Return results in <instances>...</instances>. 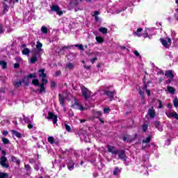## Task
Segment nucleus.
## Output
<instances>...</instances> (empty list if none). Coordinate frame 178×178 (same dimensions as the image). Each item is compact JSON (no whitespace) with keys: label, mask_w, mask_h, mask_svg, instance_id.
<instances>
[{"label":"nucleus","mask_w":178,"mask_h":178,"mask_svg":"<svg viewBox=\"0 0 178 178\" xmlns=\"http://www.w3.org/2000/svg\"><path fill=\"white\" fill-rule=\"evenodd\" d=\"M47 119H51L53 120L54 124H55L58 122V115L54 114L52 112H49Z\"/></svg>","instance_id":"nucleus-9"},{"label":"nucleus","mask_w":178,"mask_h":178,"mask_svg":"<svg viewBox=\"0 0 178 178\" xmlns=\"http://www.w3.org/2000/svg\"><path fill=\"white\" fill-rule=\"evenodd\" d=\"M165 76L166 77H169L170 79L167 81V83H171L172 80L173 79V77H175V74H173V72L170 70H168L165 72Z\"/></svg>","instance_id":"nucleus-11"},{"label":"nucleus","mask_w":178,"mask_h":178,"mask_svg":"<svg viewBox=\"0 0 178 178\" xmlns=\"http://www.w3.org/2000/svg\"><path fill=\"white\" fill-rule=\"evenodd\" d=\"M0 65L1 66L2 69H6V66H8V63L5 60H1Z\"/></svg>","instance_id":"nucleus-28"},{"label":"nucleus","mask_w":178,"mask_h":178,"mask_svg":"<svg viewBox=\"0 0 178 178\" xmlns=\"http://www.w3.org/2000/svg\"><path fill=\"white\" fill-rule=\"evenodd\" d=\"M111 112V108L106 107L104 108V113H109Z\"/></svg>","instance_id":"nucleus-42"},{"label":"nucleus","mask_w":178,"mask_h":178,"mask_svg":"<svg viewBox=\"0 0 178 178\" xmlns=\"http://www.w3.org/2000/svg\"><path fill=\"white\" fill-rule=\"evenodd\" d=\"M105 95H107L109 98H112L113 97V93L112 92H105Z\"/></svg>","instance_id":"nucleus-35"},{"label":"nucleus","mask_w":178,"mask_h":178,"mask_svg":"<svg viewBox=\"0 0 178 178\" xmlns=\"http://www.w3.org/2000/svg\"><path fill=\"white\" fill-rule=\"evenodd\" d=\"M154 124H155V127H156V129H159V130L160 131H162V129H159V126H161V122H156L154 123Z\"/></svg>","instance_id":"nucleus-37"},{"label":"nucleus","mask_w":178,"mask_h":178,"mask_svg":"<svg viewBox=\"0 0 178 178\" xmlns=\"http://www.w3.org/2000/svg\"><path fill=\"white\" fill-rule=\"evenodd\" d=\"M97 116H101V115H102V113H101L100 111H97L96 112Z\"/></svg>","instance_id":"nucleus-63"},{"label":"nucleus","mask_w":178,"mask_h":178,"mask_svg":"<svg viewBox=\"0 0 178 178\" xmlns=\"http://www.w3.org/2000/svg\"><path fill=\"white\" fill-rule=\"evenodd\" d=\"M73 67H74V65H73V63H69L67 64V69L72 70Z\"/></svg>","instance_id":"nucleus-36"},{"label":"nucleus","mask_w":178,"mask_h":178,"mask_svg":"<svg viewBox=\"0 0 178 178\" xmlns=\"http://www.w3.org/2000/svg\"><path fill=\"white\" fill-rule=\"evenodd\" d=\"M99 33H102V34H107L108 33V29L105 27H101L99 29Z\"/></svg>","instance_id":"nucleus-23"},{"label":"nucleus","mask_w":178,"mask_h":178,"mask_svg":"<svg viewBox=\"0 0 178 178\" xmlns=\"http://www.w3.org/2000/svg\"><path fill=\"white\" fill-rule=\"evenodd\" d=\"M95 40L98 44H102L105 42V39L102 36L96 35Z\"/></svg>","instance_id":"nucleus-14"},{"label":"nucleus","mask_w":178,"mask_h":178,"mask_svg":"<svg viewBox=\"0 0 178 178\" xmlns=\"http://www.w3.org/2000/svg\"><path fill=\"white\" fill-rule=\"evenodd\" d=\"M8 177V174L7 173H0V178H6Z\"/></svg>","instance_id":"nucleus-41"},{"label":"nucleus","mask_w":178,"mask_h":178,"mask_svg":"<svg viewBox=\"0 0 178 178\" xmlns=\"http://www.w3.org/2000/svg\"><path fill=\"white\" fill-rule=\"evenodd\" d=\"M75 47H76L77 48L81 50L84 49V47L82 44H76Z\"/></svg>","instance_id":"nucleus-47"},{"label":"nucleus","mask_w":178,"mask_h":178,"mask_svg":"<svg viewBox=\"0 0 178 178\" xmlns=\"http://www.w3.org/2000/svg\"><path fill=\"white\" fill-rule=\"evenodd\" d=\"M165 115L167 117L169 118V119H172V118H174V119L178 120V114L177 113H176V111H166Z\"/></svg>","instance_id":"nucleus-6"},{"label":"nucleus","mask_w":178,"mask_h":178,"mask_svg":"<svg viewBox=\"0 0 178 178\" xmlns=\"http://www.w3.org/2000/svg\"><path fill=\"white\" fill-rule=\"evenodd\" d=\"M39 77L42 79V84L39 86L40 89L39 90V94H45V86L44 84L48 83V79H47V74H45V70L41 69L39 70Z\"/></svg>","instance_id":"nucleus-1"},{"label":"nucleus","mask_w":178,"mask_h":178,"mask_svg":"<svg viewBox=\"0 0 178 178\" xmlns=\"http://www.w3.org/2000/svg\"><path fill=\"white\" fill-rule=\"evenodd\" d=\"M11 133H12V134H13V136H15V137H17L18 138H20V137H22V134H20V133H19L15 130H12Z\"/></svg>","instance_id":"nucleus-25"},{"label":"nucleus","mask_w":178,"mask_h":178,"mask_svg":"<svg viewBox=\"0 0 178 178\" xmlns=\"http://www.w3.org/2000/svg\"><path fill=\"white\" fill-rule=\"evenodd\" d=\"M158 102L159 109H162V108H163V104H162V102L161 100H158Z\"/></svg>","instance_id":"nucleus-45"},{"label":"nucleus","mask_w":178,"mask_h":178,"mask_svg":"<svg viewBox=\"0 0 178 178\" xmlns=\"http://www.w3.org/2000/svg\"><path fill=\"white\" fill-rule=\"evenodd\" d=\"M35 78H37L36 73L29 74L27 76L24 78V79L22 80V83H24L25 86H29V84L30 83V81H31V79H35Z\"/></svg>","instance_id":"nucleus-2"},{"label":"nucleus","mask_w":178,"mask_h":178,"mask_svg":"<svg viewBox=\"0 0 178 178\" xmlns=\"http://www.w3.org/2000/svg\"><path fill=\"white\" fill-rule=\"evenodd\" d=\"M148 129V124H145L143 125V131H147V129Z\"/></svg>","instance_id":"nucleus-44"},{"label":"nucleus","mask_w":178,"mask_h":178,"mask_svg":"<svg viewBox=\"0 0 178 178\" xmlns=\"http://www.w3.org/2000/svg\"><path fill=\"white\" fill-rule=\"evenodd\" d=\"M123 141H129V136H125L123 138Z\"/></svg>","instance_id":"nucleus-56"},{"label":"nucleus","mask_w":178,"mask_h":178,"mask_svg":"<svg viewBox=\"0 0 178 178\" xmlns=\"http://www.w3.org/2000/svg\"><path fill=\"white\" fill-rule=\"evenodd\" d=\"M149 31H151V29H149L148 28L145 29V33L143 35L144 38H151L149 37V35H148V33H149Z\"/></svg>","instance_id":"nucleus-26"},{"label":"nucleus","mask_w":178,"mask_h":178,"mask_svg":"<svg viewBox=\"0 0 178 178\" xmlns=\"http://www.w3.org/2000/svg\"><path fill=\"white\" fill-rule=\"evenodd\" d=\"M160 41L162 45L165 47V48H169V47H170V44H172V40L170 39V38H167L165 39L161 38Z\"/></svg>","instance_id":"nucleus-4"},{"label":"nucleus","mask_w":178,"mask_h":178,"mask_svg":"<svg viewBox=\"0 0 178 178\" xmlns=\"http://www.w3.org/2000/svg\"><path fill=\"white\" fill-rule=\"evenodd\" d=\"M177 14L175 15V17L177 20H178V9L176 10Z\"/></svg>","instance_id":"nucleus-61"},{"label":"nucleus","mask_w":178,"mask_h":178,"mask_svg":"<svg viewBox=\"0 0 178 178\" xmlns=\"http://www.w3.org/2000/svg\"><path fill=\"white\" fill-rule=\"evenodd\" d=\"M3 33V30L2 29V25L0 24V34H2Z\"/></svg>","instance_id":"nucleus-59"},{"label":"nucleus","mask_w":178,"mask_h":178,"mask_svg":"<svg viewBox=\"0 0 178 178\" xmlns=\"http://www.w3.org/2000/svg\"><path fill=\"white\" fill-rule=\"evenodd\" d=\"M81 2H83V0H71V5L77 6L79 3H81Z\"/></svg>","instance_id":"nucleus-24"},{"label":"nucleus","mask_w":178,"mask_h":178,"mask_svg":"<svg viewBox=\"0 0 178 178\" xmlns=\"http://www.w3.org/2000/svg\"><path fill=\"white\" fill-rule=\"evenodd\" d=\"M20 65H19V63H15L14 64V67L15 69H17V67H19Z\"/></svg>","instance_id":"nucleus-49"},{"label":"nucleus","mask_w":178,"mask_h":178,"mask_svg":"<svg viewBox=\"0 0 178 178\" xmlns=\"http://www.w3.org/2000/svg\"><path fill=\"white\" fill-rule=\"evenodd\" d=\"M25 168L26 169V170H30V165H25Z\"/></svg>","instance_id":"nucleus-58"},{"label":"nucleus","mask_w":178,"mask_h":178,"mask_svg":"<svg viewBox=\"0 0 178 178\" xmlns=\"http://www.w3.org/2000/svg\"><path fill=\"white\" fill-rule=\"evenodd\" d=\"M118 155H119V158L120 159H122V161H126V154H124V151H121V152H118Z\"/></svg>","instance_id":"nucleus-16"},{"label":"nucleus","mask_w":178,"mask_h":178,"mask_svg":"<svg viewBox=\"0 0 178 178\" xmlns=\"http://www.w3.org/2000/svg\"><path fill=\"white\" fill-rule=\"evenodd\" d=\"M24 123H31V120L29 118L24 117Z\"/></svg>","instance_id":"nucleus-40"},{"label":"nucleus","mask_w":178,"mask_h":178,"mask_svg":"<svg viewBox=\"0 0 178 178\" xmlns=\"http://www.w3.org/2000/svg\"><path fill=\"white\" fill-rule=\"evenodd\" d=\"M167 106L169 108V109H172V105L171 103H168V104H167Z\"/></svg>","instance_id":"nucleus-55"},{"label":"nucleus","mask_w":178,"mask_h":178,"mask_svg":"<svg viewBox=\"0 0 178 178\" xmlns=\"http://www.w3.org/2000/svg\"><path fill=\"white\" fill-rule=\"evenodd\" d=\"M15 162H16V163L19 164V163H20V160L16 159Z\"/></svg>","instance_id":"nucleus-64"},{"label":"nucleus","mask_w":178,"mask_h":178,"mask_svg":"<svg viewBox=\"0 0 178 178\" xmlns=\"http://www.w3.org/2000/svg\"><path fill=\"white\" fill-rule=\"evenodd\" d=\"M82 90V95H83L84 98H88L91 96V92L87 89V88L83 86L81 88Z\"/></svg>","instance_id":"nucleus-8"},{"label":"nucleus","mask_w":178,"mask_h":178,"mask_svg":"<svg viewBox=\"0 0 178 178\" xmlns=\"http://www.w3.org/2000/svg\"><path fill=\"white\" fill-rule=\"evenodd\" d=\"M2 141L3 144H9V139L6 138H2Z\"/></svg>","instance_id":"nucleus-38"},{"label":"nucleus","mask_w":178,"mask_h":178,"mask_svg":"<svg viewBox=\"0 0 178 178\" xmlns=\"http://www.w3.org/2000/svg\"><path fill=\"white\" fill-rule=\"evenodd\" d=\"M3 136H8V131H3Z\"/></svg>","instance_id":"nucleus-62"},{"label":"nucleus","mask_w":178,"mask_h":178,"mask_svg":"<svg viewBox=\"0 0 178 178\" xmlns=\"http://www.w3.org/2000/svg\"><path fill=\"white\" fill-rule=\"evenodd\" d=\"M172 102L174 104L175 108H178V98L175 97V99L172 100Z\"/></svg>","instance_id":"nucleus-31"},{"label":"nucleus","mask_w":178,"mask_h":178,"mask_svg":"<svg viewBox=\"0 0 178 178\" xmlns=\"http://www.w3.org/2000/svg\"><path fill=\"white\" fill-rule=\"evenodd\" d=\"M32 84H33V86H40V82L38 81V79H33L32 80Z\"/></svg>","instance_id":"nucleus-32"},{"label":"nucleus","mask_w":178,"mask_h":178,"mask_svg":"<svg viewBox=\"0 0 178 178\" xmlns=\"http://www.w3.org/2000/svg\"><path fill=\"white\" fill-rule=\"evenodd\" d=\"M51 87H52V88L56 87V83L55 82L52 81L51 83Z\"/></svg>","instance_id":"nucleus-52"},{"label":"nucleus","mask_w":178,"mask_h":178,"mask_svg":"<svg viewBox=\"0 0 178 178\" xmlns=\"http://www.w3.org/2000/svg\"><path fill=\"white\" fill-rule=\"evenodd\" d=\"M62 74V72H60V71H57L56 72V76H60V74Z\"/></svg>","instance_id":"nucleus-54"},{"label":"nucleus","mask_w":178,"mask_h":178,"mask_svg":"<svg viewBox=\"0 0 178 178\" xmlns=\"http://www.w3.org/2000/svg\"><path fill=\"white\" fill-rule=\"evenodd\" d=\"M41 31L44 33V34H47V33H48V29L45 26H42Z\"/></svg>","instance_id":"nucleus-34"},{"label":"nucleus","mask_w":178,"mask_h":178,"mask_svg":"<svg viewBox=\"0 0 178 178\" xmlns=\"http://www.w3.org/2000/svg\"><path fill=\"white\" fill-rule=\"evenodd\" d=\"M149 84V82H148L147 85H145L144 88L145 90H146V92L148 95V97H149V95H151V92H149V90L147 89V87H148V85Z\"/></svg>","instance_id":"nucleus-33"},{"label":"nucleus","mask_w":178,"mask_h":178,"mask_svg":"<svg viewBox=\"0 0 178 178\" xmlns=\"http://www.w3.org/2000/svg\"><path fill=\"white\" fill-rule=\"evenodd\" d=\"M42 43L40 42H37L36 43V49L38 50V52H41L42 51Z\"/></svg>","instance_id":"nucleus-19"},{"label":"nucleus","mask_w":178,"mask_h":178,"mask_svg":"<svg viewBox=\"0 0 178 178\" xmlns=\"http://www.w3.org/2000/svg\"><path fill=\"white\" fill-rule=\"evenodd\" d=\"M8 162V159L5 156H2L0 159V164L2 166V168H5L6 169H8L9 168V165H8L6 163Z\"/></svg>","instance_id":"nucleus-10"},{"label":"nucleus","mask_w":178,"mask_h":178,"mask_svg":"<svg viewBox=\"0 0 178 178\" xmlns=\"http://www.w3.org/2000/svg\"><path fill=\"white\" fill-rule=\"evenodd\" d=\"M107 148L108 152H111V154H113V155H116L117 154H119V150L116 149V148H115V147L113 146L108 145Z\"/></svg>","instance_id":"nucleus-12"},{"label":"nucleus","mask_w":178,"mask_h":178,"mask_svg":"<svg viewBox=\"0 0 178 178\" xmlns=\"http://www.w3.org/2000/svg\"><path fill=\"white\" fill-rule=\"evenodd\" d=\"M167 90L168 91V92H170V94H175V92H176V90H175V88L172 87V86H168L167 87Z\"/></svg>","instance_id":"nucleus-22"},{"label":"nucleus","mask_w":178,"mask_h":178,"mask_svg":"<svg viewBox=\"0 0 178 178\" xmlns=\"http://www.w3.org/2000/svg\"><path fill=\"white\" fill-rule=\"evenodd\" d=\"M37 56L34 54L31 58V63H35L37 62Z\"/></svg>","instance_id":"nucleus-30"},{"label":"nucleus","mask_w":178,"mask_h":178,"mask_svg":"<svg viewBox=\"0 0 178 178\" xmlns=\"http://www.w3.org/2000/svg\"><path fill=\"white\" fill-rule=\"evenodd\" d=\"M97 57H95V58H93L91 60H90V62L92 63H94V62H95V60H97Z\"/></svg>","instance_id":"nucleus-50"},{"label":"nucleus","mask_w":178,"mask_h":178,"mask_svg":"<svg viewBox=\"0 0 178 178\" xmlns=\"http://www.w3.org/2000/svg\"><path fill=\"white\" fill-rule=\"evenodd\" d=\"M122 172V168H119V167H117L113 170V175L114 176H118L119 173Z\"/></svg>","instance_id":"nucleus-20"},{"label":"nucleus","mask_w":178,"mask_h":178,"mask_svg":"<svg viewBox=\"0 0 178 178\" xmlns=\"http://www.w3.org/2000/svg\"><path fill=\"white\" fill-rule=\"evenodd\" d=\"M22 55H30V50L29 48H24L22 49Z\"/></svg>","instance_id":"nucleus-27"},{"label":"nucleus","mask_w":178,"mask_h":178,"mask_svg":"<svg viewBox=\"0 0 178 178\" xmlns=\"http://www.w3.org/2000/svg\"><path fill=\"white\" fill-rule=\"evenodd\" d=\"M16 159H17V158L15 157V156H13V157L11 158V161H12L13 162H15Z\"/></svg>","instance_id":"nucleus-60"},{"label":"nucleus","mask_w":178,"mask_h":178,"mask_svg":"<svg viewBox=\"0 0 178 178\" xmlns=\"http://www.w3.org/2000/svg\"><path fill=\"white\" fill-rule=\"evenodd\" d=\"M33 126L34 125L31 122H30L28 124V129H33Z\"/></svg>","instance_id":"nucleus-48"},{"label":"nucleus","mask_w":178,"mask_h":178,"mask_svg":"<svg viewBox=\"0 0 178 178\" xmlns=\"http://www.w3.org/2000/svg\"><path fill=\"white\" fill-rule=\"evenodd\" d=\"M67 168L69 170H73V169H74V163H73L72 161H70L67 163Z\"/></svg>","instance_id":"nucleus-17"},{"label":"nucleus","mask_w":178,"mask_h":178,"mask_svg":"<svg viewBox=\"0 0 178 178\" xmlns=\"http://www.w3.org/2000/svg\"><path fill=\"white\" fill-rule=\"evenodd\" d=\"M151 136H147L145 139L142 140V148L143 149H145L147 147H149V143H151L152 140Z\"/></svg>","instance_id":"nucleus-3"},{"label":"nucleus","mask_w":178,"mask_h":178,"mask_svg":"<svg viewBox=\"0 0 178 178\" xmlns=\"http://www.w3.org/2000/svg\"><path fill=\"white\" fill-rule=\"evenodd\" d=\"M139 94H140V95L142 96V98L144 97V92H143L142 90H139Z\"/></svg>","instance_id":"nucleus-53"},{"label":"nucleus","mask_w":178,"mask_h":178,"mask_svg":"<svg viewBox=\"0 0 178 178\" xmlns=\"http://www.w3.org/2000/svg\"><path fill=\"white\" fill-rule=\"evenodd\" d=\"M47 141L52 145H54V144H57L56 140H55V138H54L52 136L48 137Z\"/></svg>","instance_id":"nucleus-18"},{"label":"nucleus","mask_w":178,"mask_h":178,"mask_svg":"<svg viewBox=\"0 0 178 178\" xmlns=\"http://www.w3.org/2000/svg\"><path fill=\"white\" fill-rule=\"evenodd\" d=\"M134 54L135 56H136L137 58H140V53H138V52L137 51V50H134Z\"/></svg>","instance_id":"nucleus-46"},{"label":"nucleus","mask_w":178,"mask_h":178,"mask_svg":"<svg viewBox=\"0 0 178 178\" xmlns=\"http://www.w3.org/2000/svg\"><path fill=\"white\" fill-rule=\"evenodd\" d=\"M148 115L149 116H150V118H152V119H154V118H155V110L154 109V108H151L149 111H148Z\"/></svg>","instance_id":"nucleus-15"},{"label":"nucleus","mask_w":178,"mask_h":178,"mask_svg":"<svg viewBox=\"0 0 178 178\" xmlns=\"http://www.w3.org/2000/svg\"><path fill=\"white\" fill-rule=\"evenodd\" d=\"M14 84H15V87H20V86H22V81H17L15 82Z\"/></svg>","instance_id":"nucleus-39"},{"label":"nucleus","mask_w":178,"mask_h":178,"mask_svg":"<svg viewBox=\"0 0 178 178\" xmlns=\"http://www.w3.org/2000/svg\"><path fill=\"white\" fill-rule=\"evenodd\" d=\"M74 103L72 104V107L74 109H79V111H84V107L80 104L79 101L76 100V99H74Z\"/></svg>","instance_id":"nucleus-7"},{"label":"nucleus","mask_w":178,"mask_h":178,"mask_svg":"<svg viewBox=\"0 0 178 178\" xmlns=\"http://www.w3.org/2000/svg\"><path fill=\"white\" fill-rule=\"evenodd\" d=\"M15 60H16L17 62H22V58H20V57H17V58H15Z\"/></svg>","instance_id":"nucleus-51"},{"label":"nucleus","mask_w":178,"mask_h":178,"mask_svg":"<svg viewBox=\"0 0 178 178\" xmlns=\"http://www.w3.org/2000/svg\"><path fill=\"white\" fill-rule=\"evenodd\" d=\"M99 15H100V13H99V11H94V12L92 13V16L93 17H95V20L96 22H99V17H98V16H99Z\"/></svg>","instance_id":"nucleus-13"},{"label":"nucleus","mask_w":178,"mask_h":178,"mask_svg":"<svg viewBox=\"0 0 178 178\" xmlns=\"http://www.w3.org/2000/svg\"><path fill=\"white\" fill-rule=\"evenodd\" d=\"M51 10L56 12L58 16H62V15H63V11L60 10V8L58 6V5H52Z\"/></svg>","instance_id":"nucleus-5"},{"label":"nucleus","mask_w":178,"mask_h":178,"mask_svg":"<svg viewBox=\"0 0 178 178\" xmlns=\"http://www.w3.org/2000/svg\"><path fill=\"white\" fill-rule=\"evenodd\" d=\"M141 31H143V29L138 28L136 32L134 33L136 37H141Z\"/></svg>","instance_id":"nucleus-21"},{"label":"nucleus","mask_w":178,"mask_h":178,"mask_svg":"<svg viewBox=\"0 0 178 178\" xmlns=\"http://www.w3.org/2000/svg\"><path fill=\"white\" fill-rule=\"evenodd\" d=\"M59 102L62 106L65 105V98H63V97H62L60 95H59Z\"/></svg>","instance_id":"nucleus-29"},{"label":"nucleus","mask_w":178,"mask_h":178,"mask_svg":"<svg viewBox=\"0 0 178 178\" xmlns=\"http://www.w3.org/2000/svg\"><path fill=\"white\" fill-rule=\"evenodd\" d=\"M65 130H67V131H70V130H72V128L70 127V126L67 125V124H65Z\"/></svg>","instance_id":"nucleus-43"},{"label":"nucleus","mask_w":178,"mask_h":178,"mask_svg":"<svg viewBox=\"0 0 178 178\" xmlns=\"http://www.w3.org/2000/svg\"><path fill=\"white\" fill-rule=\"evenodd\" d=\"M91 55H94L95 56H97V55H98V52L94 51V52L91 53Z\"/></svg>","instance_id":"nucleus-57"}]
</instances>
